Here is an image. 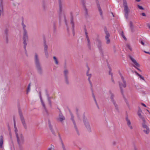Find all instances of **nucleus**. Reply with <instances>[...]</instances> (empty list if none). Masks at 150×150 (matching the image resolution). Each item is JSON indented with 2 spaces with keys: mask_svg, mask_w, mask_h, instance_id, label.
<instances>
[{
  "mask_svg": "<svg viewBox=\"0 0 150 150\" xmlns=\"http://www.w3.org/2000/svg\"><path fill=\"white\" fill-rule=\"evenodd\" d=\"M96 2L97 4V6L98 8L99 11L100 12V14L101 16H102V11L101 10V7L100 6V5L99 3V1L98 0H96Z\"/></svg>",
  "mask_w": 150,
  "mask_h": 150,
  "instance_id": "obj_22",
  "label": "nucleus"
},
{
  "mask_svg": "<svg viewBox=\"0 0 150 150\" xmlns=\"http://www.w3.org/2000/svg\"><path fill=\"white\" fill-rule=\"evenodd\" d=\"M63 1V0H59V16L60 19L61 18L62 16V3Z\"/></svg>",
  "mask_w": 150,
  "mask_h": 150,
  "instance_id": "obj_17",
  "label": "nucleus"
},
{
  "mask_svg": "<svg viewBox=\"0 0 150 150\" xmlns=\"http://www.w3.org/2000/svg\"><path fill=\"white\" fill-rule=\"evenodd\" d=\"M70 15L71 17L70 23L72 25L73 34V35L74 36L75 35V32L74 31V23L73 20V14L71 12H70Z\"/></svg>",
  "mask_w": 150,
  "mask_h": 150,
  "instance_id": "obj_15",
  "label": "nucleus"
},
{
  "mask_svg": "<svg viewBox=\"0 0 150 150\" xmlns=\"http://www.w3.org/2000/svg\"><path fill=\"white\" fill-rule=\"evenodd\" d=\"M65 119L62 113L59 114L58 120L61 122H62Z\"/></svg>",
  "mask_w": 150,
  "mask_h": 150,
  "instance_id": "obj_25",
  "label": "nucleus"
},
{
  "mask_svg": "<svg viewBox=\"0 0 150 150\" xmlns=\"http://www.w3.org/2000/svg\"><path fill=\"white\" fill-rule=\"evenodd\" d=\"M141 105L145 107H146V105L144 103H142Z\"/></svg>",
  "mask_w": 150,
  "mask_h": 150,
  "instance_id": "obj_52",
  "label": "nucleus"
},
{
  "mask_svg": "<svg viewBox=\"0 0 150 150\" xmlns=\"http://www.w3.org/2000/svg\"><path fill=\"white\" fill-rule=\"evenodd\" d=\"M136 74L139 76L140 75L137 72H135Z\"/></svg>",
  "mask_w": 150,
  "mask_h": 150,
  "instance_id": "obj_56",
  "label": "nucleus"
},
{
  "mask_svg": "<svg viewBox=\"0 0 150 150\" xmlns=\"http://www.w3.org/2000/svg\"><path fill=\"white\" fill-rule=\"evenodd\" d=\"M121 35L122 36V37H123V38L125 40H127V38H126V37L124 35V33H123V31H122V33H121Z\"/></svg>",
  "mask_w": 150,
  "mask_h": 150,
  "instance_id": "obj_38",
  "label": "nucleus"
},
{
  "mask_svg": "<svg viewBox=\"0 0 150 150\" xmlns=\"http://www.w3.org/2000/svg\"><path fill=\"white\" fill-rule=\"evenodd\" d=\"M48 124L49 128L52 132V133L54 135H55V133L54 131V129L53 128L51 124V122L50 120H48Z\"/></svg>",
  "mask_w": 150,
  "mask_h": 150,
  "instance_id": "obj_21",
  "label": "nucleus"
},
{
  "mask_svg": "<svg viewBox=\"0 0 150 150\" xmlns=\"http://www.w3.org/2000/svg\"><path fill=\"white\" fill-rule=\"evenodd\" d=\"M61 142H62V149H63V150H66V148L65 147V146L64 145L63 143L62 139H61Z\"/></svg>",
  "mask_w": 150,
  "mask_h": 150,
  "instance_id": "obj_36",
  "label": "nucleus"
},
{
  "mask_svg": "<svg viewBox=\"0 0 150 150\" xmlns=\"http://www.w3.org/2000/svg\"><path fill=\"white\" fill-rule=\"evenodd\" d=\"M21 25L23 27V44H24V48L25 50V54L27 56H28L27 51L26 49V46L27 45L26 42L28 40V35L26 29V25L23 23V18H22Z\"/></svg>",
  "mask_w": 150,
  "mask_h": 150,
  "instance_id": "obj_1",
  "label": "nucleus"
},
{
  "mask_svg": "<svg viewBox=\"0 0 150 150\" xmlns=\"http://www.w3.org/2000/svg\"><path fill=\"white\" fill-rule=\"evenodd\" d=\"M141 15L144 16H146V14L144 13H142L141 14Z\"/></svg>",
  "mask_w": 150,
  "mask_h": 150,
  "instance_id": "obj_48",
  "label": "nucleus"
},
{
  "mask_svg": "<svg viewBox=\"0 0 150 150\" xmlns=\"http://www.w3.org/2000/svg\"><path fill=\"white\" fill-rule=\"evenodd\" d=\"M15 129V134H16V135H18L19 134V132H18V130L17 129V127L16 128H14Z\"/></svg>",
  "mask_w": 150,
  "mask_h": 150,
  "instance_id": "obj_35",
  "label": "nucleus"
},
{
  "mask_svg": "<svg viewBox=\"0 0 150 150\" xmlns=\"http://www.w3.org/2000/svg\"><path fill=\"white\" fill-rule=\"evenodd\" d=\"M54 60L55 61L56 64H58V62L57 58H56L55 59H54Z\"/></svg>",
  "mask_w": 150,
  "mask_h": 150,
  "instance_id": "obj_44",
  "label": "nucleus"
},
{
  "mask_svg": "<svg viewBox=\"0 0 150 150\" xmlns=\"http://www.w3.org/2000/svg\"><path fill=\"white\" fill-rule=\"evenodd\" d=\"M130 27L133 26L132 23V21H130Z\"/></svg>",
  "mask_w": 150,
  "mask_h": 150,
  "instance_id": "obj_49",
  "label": "nucleus"
},
{
  "mask_svg": "<svg viewBox=\"0 0 150 150\" xmlns=\"http://www.w3.org/2000/svg\"><path fill=\"white\" fill-rule=\"evenodd\" d=\"M68 71L67 69L65 70L64 71V76L65 82L67 84H69V82L68 80Z\"/></svg>",
  "mask_w": 150,
  "mask_h": 150,
  "instance_id": "obj_19",
  "label": "nucleus"
},
{
  "mask_svg": "<svg viewBox=\"0 0 150 150\" xmlns=\"http://www.w3.org/2000/svg\"><path fill=\"white\" fill-rule=\"evenodd\" d=\"M56 58H56V57L55 56H54V57H53V59H54H54H56Z\"/></svg>",
  "mask_w": 150,
  "mask_h": 150,
  "instance_id": "obj_58",
  "label": "nucleus"
},
{
  "mask_svg": "<svg viewBox=\"0 0 150 150\" xmlns=\"http://www.w3.org/2000/svg\"><path fill=\"white\" fill-rule=\"evenodd\" d=\"M112 15L113 16H114L113 14H112Z\"/></svg>",
  "mask_w": 150,
  "mask_h": 150,
  "instance_id": "obj_63",
  "label": "nucleus"
},
{
  "mask_svg": "<svg viewBox=\"0 0 150 150\" xmlns=\"http://www.w3.org/2000/svg\"><path fill=\"white\" fill-rule=\"evenodd\" d=\"M83 120L84 125L87 131L89 132H91L92 131L89 123L87 119L84 115H83Z\"/></svg>",
  "mask_w": 150,
  "mask_h": 150,
  "instance_id": "obj_5",
  "label": "nucleus"
},
{
  "mask_svg": "<svg viewBox=\"0 0 150 150\" xmlns=\"http://www.w3.org/2000/svg\"><path fill=\"white\" fill-rule=\"evenodd\" d=\"M144 52H145V53H147V54H150V52H146V51H144Z\"/></svg>",
  "mask_w": 150,
  "mask_h": 150,
  "instance_id": "obj_55",
  "label": "nucleus"
},
{
  "mask_svg": "<svg viewBox=\"0 0 150 150\" xmlns=\"http://www.w3.org/2000/svg\"><path fill=\"white\" fill-rule=\"evenodd\" d=\"M123 6L124 10V15L127 19H128L129 14L130 12V9L128 8L126 0H123Z\"/></svg>",
  "mask_w": 150,
  "mask_h": 150,
  "instance_id": "obj_4",
  "label": "nucleus"
},
{
  "mask_svg": "<svg viewBox=\"0 0 150 150\" xmlns=\"http://www.w3.org/2000/svg\"><path fill=\"white\" fill-rule=\"evenodd\" d=\"M137 7L139 9H141V10H144V8L143 7H142V6H140L139 5H137Z\"/></svg>",
  "mask_w": 150,
  "mask_h": 150,
  "instance_id": "obj_41",
  "label": "nucleus"
},
{
  "mask_svg": "<svg viewBox=\"0 0 150 150\" xmlns=\"http://www.w3.org/2000/svg\"><path fill=\"white\" fill-rule=\"evenodd\" d=\"M109 74L111 75L112 77V74L111 72V69L110 67H109Z\"/></svg>",
  "mask_w": 150,
  "mask_h": 150,
  "instance_id": "obj_40",
  "label": "nucleus"
},
{
  "mask_svg": "<svg viewBox=\"0 0 150 150\" xmlns=\"http://www.w3.org/2000/svg\"><path fill=\"white\" fill-rule=\"evenodd\" d=\"M143 123H142V127L144 129L143 131L146 134H148L150 130L149 127L145 124V120L144 119L142 120Z\"/></svg>",
  "mask_w": 150,
  "mask_h": 150,
  "instance_id": "obj_12",
  "label": "nucleus"
},
{
  "mask_svg": "<svg viewBox=\"0 0 150 150\" xmlns=\"http://www.w3.org/2000/svg\"><path fill=\"white\" fill-rule=\"evenodd\" d=\"M92 96H93V98L94 100V101H95V102L96 104V105L97 106V107H98V108H99V107H98V105L97 103V102L96 100V98H95V96L94 95V93H92Z\"/></svg>",
  "mask_w": 150,
  "mask_h": 150,
  "instance_id": "obj_33",
  "label": "nucleus"
},
{
  "mask_svg": "<svg viewBox=\"0 0 150 150\" xmlns=\"http://www.w3.org/2000/svg\"><path fill=\"white\" fill-rule=\"evenodd\" d=\"M111 80H112V81L114 83H115V82L114 81V79H113V77H112V78H111Z\"/></svg>",
  "mask_w": 150,
  "mask_h": 150,
  "instance_id": "obj_53",
  "label": "nucleus"
},
{
  "mask_svg": "<svg viewBox=\"0 0 150 150\" xmlns=\"http://www.w3.org/2000/svg\"><path fill=\"white\" fill-rule=\"evenodd\" d=\"M96 42L100 54L102 56H103V49L102 48V42L101 41L100 39L97 38L96 40Z\"/></svg>",
  "mask_w": 150,
  "mask_h": 150,
  "instance_id": "obj_8",
  "label": "nucleus"
},
{
  "mask_svg": "<svg viewBox=\"0 0 150 150\" xmlns=\"http://www.w3.org/2000/svg\"><path fill=\"white\" fill-rule=\"evenodd\" d=\"M142 111L140 109H139L138 112V115L139 116V117L142 120L144 119V117L141 114V113Z\"/></svg>",
  "mask_w": 150,
  "mask_h": 150,
  "instance_id": "obj_28",
  "label": "nucleus"
},
{
  "mask_svg": "<svg viewBox=\"0 0 150 150\" xmlns=\"http://www.w3.org/2000/svg\"><path fill=\"white\" fill-rule=\"evenodd\" d=\"M4 142V138L3 136L1 135L0 137V148H2L3 147V144Z\"/></svg>",
  "mask_w": 150,
  "mask_h": 150,
  "instance_id": "obj_27",
  "label": "nucleus"
},
{
  "mask_svg": "<svg viewBox=\"0 0 150 150\" xmlns=\"http://www.w3.org/2000/svg\"><path fill=\"white\" fill-rule=\"evenodd\" d=\"M35 64L38 71L41 74L42 73V70L40 64L39 62L38 55L36 53H35Z\"/></svg>",
  "mask_w": 150,
  "mask_h": 150,
  "instance_id": "obj_3",
  "label": "nucleus"
},
{
  "mask_svg": "<svg viewBox=\"0 0 150 150\" xmlns=\"http://www.w3.org/2000/svg\"><path fill=\"white\" fill-rule=\"evenodd\" d=\"M40 101H41V103H42V104L45 111L47 113V114H48V111H47V110L46 108V107H45V105L44 103L42 100V97H41V94L40 93Z\"/></svg>",
  "mask_w": 150,
  "mask_h": 150,
  "instance_id": "obj_23",
  "label": "nucleus"
},
{
  "mask_svg": "<svg viewBox=\"0 0 150 150\" xmlns=\"http://www.w3.org/2000/svg\"><path fill=\"white\" fill-rule=\"evenodd\" d=\"M140 42L142 44V45L144 46V43L142 41H141Z\"/></svg>",
  "mask_w": 150,
  "mask_h": 150,
  "instance_id": "obj_50",
  "label": "nucleus"
},
{
  "mask_svg": "<svg viewBox=\"0 0 150 150\" xmlns=\"http://www.w3.org/2000/svg\"><path fill=\"white\" fill-rule=\"evenodd\" d=\"M126 120L127 122V125L131 129H133V127L131 125V123L130 120L128 118V116L127 115L126 116Z\"/></svg>",
  "mask_w": 150,
  "mask_h": 150,
  "instance_id": "obj_20",
  "label": "nucleus"
},
{
  "mask_svg": "<svg viewBox=\"0 0 150 150\" xmlns=\"http://www.w3.org/2000/svg\"><path fill=\"white\" fill-rule=\"evenodd\" d=\"M62 15L64 18V22L65 23V24L66 26V27H67V32H69V27L68 26V25L67 22V19H66V16H65V15H64V14H63Z\"/></svg>",
  "mask_w": 150,
  "mask_h": 150,
  "instance_id": "obj_26",
  "label": "nucleus"
},
{
  "mask_svg": "<svg viewBox=\"0 0 150 150\" xmlns=\"http://www.w3.org/2000/svg\"><path fill=\"white\" fill-rule=\"evenodd\" d=\"M147 110L149 112V111L148 110Z\"/></svg>",
  "mask_w": 150,
  "mask_h": 150,
  "instance_id": "obj_64",
  "label": "nucleus"
},
{
  "mask_svg": "<svg viewBox=\"0 0 150 150\" xmlns=\"http://www.w3.org/2000/svg\"><path fill=\"white\" fill-rule=\"evenodd\" d=\"M96 42L100 54L102 56H103V49L102 48V42L101 41L100 39L97 38L96 40Z\"/></svg>",
  "mask_w": 150,
  "mask_h": 150,
  "instance_id": "obj_9",
  "label": "nucleus"
},
{
  "mask_svg": "<svg viewBox=\"0 0 150 150\" xmlns=\"http://www.w3.org/2000/svg\"><path fill=\"white\" fill-rule=\"evenodd\" d=\"M46 57L47 58L48 57V53L47 51H45Z\"/></svg>",
  "mask_w": 150,
  "mask_h": 150,
  "instance_id": "obj_42",
  "label": "nucleus"
},
{
  "mask_svg": "<svg viewBox=\"0 0 150 150\" xmlns=\"http://www.w3.org/2000/svg\"><path fill=\"white\" fill-rule=\"evenodd\" d=\"M120 74L121 76V79L122 80V82L123 83H122L120 82L119 83V85L120 88V89L121 93L123 97V98H124L125 102L127 104V105H128L129 103H128V102L124 96V94L123 90L122 89V87L125 88L126 86V81L125 80L124 78L123 77V76H122L121 74L120 73Z\"/></svg>",
  "mask_w": 150,
  "mask_h": 150,
  "instance_id": "obj_2",
  "label": "nucleus"
},
{
  "mask_svg": "<svg viewBox=\"0 0 150 150\" xmlns=\"http://www.w3.org/2000/svg\"><path fill=\"white\" fill-rule=\"evenodd\" d=\"M4 12V8L3 0H0V17L3 15Z\"/></svg>",
  "mask_w": 150,
  "mask_h": 150,
  "instance_id": "obj_18",
  "label": "nucleus"
},
{
  "mask_svg": "<svg viewBox=\"0 0 150 150\" xmlns=\"http://www.w3.org/2000/svg\"><path fill=\"white\" fill-rule=\"evenodd\" d=\"M134 150H138L137 148L135 146H134Z\"/></svg>",
  "mask_w": 150,
  "mask_h": 150,
  "instance_id": "obj_57",
  "label": "nucleus"
},
{
  "mask_svg": "<svg viewBox=\"0 0 150 150\" xmlns=\"http://www.w3.org/2000/svg\"><path fill=\"white\" fill-rule=\"evenodd\" d=\"M147 25L149 27V28L150 29V24L148 23L147 24Z\"/></svg>",
  "mask_w": 150,
  "mask_h": 150,
  "instance_id": "obj_54",
  "label": "nucleus"
},
{
  "mask_svg": "<svg viewBox=\"0 0 150 150\" xmlns=\"http://www.w3.org/2000/svg\"><path fill=\"white\" fill-rule=\"evenodd\" d=\"M112 144L113 145H115L116 144V142L115 141H113L112 142Z\"/></svg>",
  "mask_w": 150,
  "mask_h": 150,
  "instance_id": "obj_47",
  "label": "nucleus"
},
{
  "mask_svg": "<svg viewBox=\"0 0 150 150\" xmlns=\"http://www.w3.org/2000/svg\"><path fill=\"white\" fill-rule=\"evenodd\" d=\"M8 30L7 29H6L4 31V33L6 35V42L7 43L8 42V39L7 36Z\"/></svg>",
  "mask_w": 150,
  "mask_h": 150,
  "instance_id": "obj_30",
  "label": "nucleus"
},
{
  "mask_svg": "<svg viewBox=\"0 0 150 150\" xmlns=\"http://www.w3.org/2000/svg\"><path fill=\"white\" fill-rule=\"evenodd\" d=\"M130 29H131V31L132 32H134V27H133V26H132V27H130Z\"/></svg>",
  "mask_w": 150,
  "mask_h": 150,
  "instance_id": "obj_43",
  "label": "nucleus"
},
{
  "mask_svg": "<svg viewBox=\"0 0 150 150\" xmlns=\"http://www.w3.org/2000/svg\"><path fill=\"white\" fill-rule=\"evenodd\" d=\"M126 46L131 51L132 50V49L129 44H127L126 45Z\"/></svg>",
  "mask_w": 150,
  "mask_h": 150,
  "instance_id": "obj_37",
  "label": "nucleus"
},
{
  "mask_svg": "<svg viewBox=\"0 0 150 150\" xmlns=\"http://www.w3.org/2000/svg\"><path fill=\"white\" fill-rule=\"evenodd\" d=\"M139 77L142 79L144 81H145V79L143 77L142 75H140L139 76Z\"/></svg>",
  "mask_w": 150,
  "mask_h": 150,
  "instance_id": "obj_45",
  "label": "nucleus"
},
{
  "mask_svg": "<svg viewBox=\"0 0 150 150\" xmlns=\"http://www.w3.org/2000/svg\"><path fill=\"white\" fill-rule=\"evenodd\" d=\"M18 112L20 117L21 120L23 125L25 129H27V126L26 124L24 117L22 113L21 110L20 109L18 110Z\"/></svg>",
  "mask_w": 150,
  "mask_h": 150,
  "instance_id": "obj_10",
  "label": "nucleus"
},
{
  "mask_svg": "<svg viewBox=\"0 0 150 150\" xmlns=\"http://www.w3.org/2000/svg\"><path fill=\"white\" fill-rule=\"evenodd\" d=\"M109 93L110 94V99H111V101L114 105L117 112H119L118 106L117 104L116 101L114 99V98L115 97L114 95L111 92V91H110Z\"/></svg>",
  "mask_w": 150,
  "mask_h": 150,
  "instance_id": "obj_7",
  "label": "nucleus"
},
{
  "mask_svg": "<svg viewBox=\"0 0 150 150\" xmlns=\"http://www.w3.org/2000/svg\"><path fill=\"white\" fill-rule=\"evenodd\" d=\"M104 31L106 35L105 36V40H106V43L107 44H109L110 42V40L109 38L110 37V35L107 30V28L105 27L104 28Z\"/></svg>",
  "mask_w": 150,
  "mask_h": 150,
  "instance_id": "obj_14",
  "label": "nucleus"
},
{
  "mask_svg": "<svg viewBox=\"0 0 150 150\" xmlns=\"http://www.w3.org/2000/svg\"><path fill=\"white\" fill-rule=\"evenodd\" d=\"M135 1L137 2H139L140 1V0H135Z\"/></svg>",
  "mask_w": 150,
  "mask_h": 150,
  "instance_id": "obj_59",
  "label": "nucleus"
},
{
  "mask_svg": "<svg viewBox=\"0 0 150 150\" xmlns=\"http://www.w3.org/2000/svg\"><path fill=\"white\" fill-rule=\"evenodd\" d=\"M79 149L80 150H82L81 149V148H79Z\"/></svg>",
  "mask_w": 150,
  "mask_h": 150,
  "instance_id": "obj_60",
  "label": "nucleus"
},
{
  "mask_svg": "<svg viewBox=\"0 0 150 150\" xmlns=\"http://www.w3.org/2000/svg\"><path fill=\"white\" fill-rule=\"evenodd\" d=\"M16 137L18 145L19 146H21L24 143V137L22 134L21 132H19V134L16 136Z\"/></svg>",
  "mask_w": 150,
  "mask_h": 150,
  "instance_id": "obj_6",
  "label": "nucleus"
},
{
  "mask_svg": "<svg viewBox=\"0 0 150 150\" xmlns=\"http://www.w3.org/2000/svg\"><path fill=\"white\" fill-rule=\"evenodd\" d=\"M46 95L47 97V100H48V102H49V103L50 106H51L52 105V104H51V101L50 100L51 98L49 96V94H48V93H47V92H46Z\"/></svg>",
  "mask_w": 150,
  "mask_h": 150,
  "instance_id": "obj_29",
  "label": "nucleus"
},
{
  "mask_svg": "<svg viewBox=\"0 0 150 150\" xmlns=\"http://www.w3.org/2000/svg\"><path fill=\"white\" fill-rule=\"evenodd\" d=\"M78 117L79 118V115H78Z\"/></svg>",
  "mask_w": 150,
  "mask_h": 150,
  "instance_id": "obj_61",
  "label": "nucleus"
},
{
  "mask_svg": "<svg viewBox=\"0 0 150 150\" xmlns=\"http://www.w3.org/2000/svg\"><path fill=\"white\" fill-rule=\"evenodd\" d=\"M85 33L86 35V38L87 39L88 42L87 45L88 48L91 50V42L89 38L88 35V33L87 32L86 28H84Z\"/></svg>",
  "mask_w": 150,
  "mask_h": 150,
  "instance_id": "obj_16",
  "label": "nucleus"
},
{
  "mask_svg": "<svg viewBox=\"0 0 150 150\" xmlns=\"http://www.w3.org/2000/svg\"><path fill=\"white\" fill-rule=\"evenodd\" d=\"M87 67L88 68V71L86 72V75L88 76V80L89 81V82L91 85V86L92 87V84L91 83V81H90V78L91 76V74H88V72L89 71L90 69L88 66H87Z\"/></svg>",
  "mask_w": 150,
  "mask_h": 150,
  "instance_id": "obj_24",
  "label": "nucleus"
},
{
  "mask_svg": "<svg viewBox=\"0 0 150 150\" xmlns=\"http://www.w3.org/2000/svg\"><path fill=\"white\" fill-rule=\"evenodd\" d=\"M14 128H16L17 127H16V123H15V121L14 120Z\"/></svg>",
  "mask_w": 150,
  "mask_h": 150,
  "instance_id": "obj_51",
  "label": "nucleus"
},
{
  "mask_svg": "<svg viewBox=\"0 0 150 150\" xmlns=\"http://www.w3.org/2000/svg\"><path fill=\"white\" fill-rule=\"evenodd\" d=\"M71 120L73 124V125H74V128L76 130V132L77 134L78 135H79L80 134L79 132V129H78V128L77 127L76 124L75 122V121L74 120V117L73 115V114L71 113Z\"/></svg>",
  "mask_w": 150,
  "mask_h": 150,
  "instance_id": "obj_13",
  "label": "nucleus"
},
{
  "mask_svg": "<svg viewBox=\"0 0 150 150\" xmlns=\"http://www.w3.org/2000/svg\"><path fill=\"white\" fill-rule=\"evenodd\" d=\"M129 57L130 60L132 61L133 63L134 64V65H133V67H134L135 68H136L138 71H139L140 72H141V70L139 68L137 67H140L139 64L137 62V61L135 59L131 57V56L129 55Z\"/></svg>",
  "mask_w": 150,
  "mask_h": 150,
  "instance_id": "obj_11",
  "label": "nucleus"
},
{
  "mask_svg": "<svg viewBox=\"0 0 150 150\" xmlns=\"http://www.w3.org/2000/svg\"><path fill=\"white\" fill-rule=\"evenodd\" d=\"M83 5L84 9V11H85V15L86 16H87V15H88L87 10L86 9V6H85L84 5V3H83Z\"/></svg>",
  "mask_w": 150,
  "mask_h": 150,
  "instance_id": "obj_32",
  "label": "nucleus"
},
{
  "mask_svg": "<svg viewBox=\"0 0 150 150\" xmlns=\"http://www.w3.org/2000/svg\"><path fill=\"white\" fill-rule=\"evenodd\" d=\"M30 85H31V83H30L28 84V87L27 90V94H28V93L30 91Z\"/></svg>",
  "mask_w": 150,
  "mask_h": 150,
  "instance_id": "obj_34",
  "label": "nucleus"
},
{
  "mask_svg": "<svg viewBox=\"0 0 150 150\" xmlns=\"http://www.w3.org/2000/svg\"><path fill=\"white\" fill-rule=\"evenodd\" d=\"M54 31L55 32L56 30L55 23H54L53 25Z\"/></svg>",
  "mask_w": 150,
  "mask_h": 150,
  "instance_id": "obj_46",
  "label": "nucleus"
},
{
  "mask_svg": "<svg viewBox=\"0 0 150 150\" xmlns=\"http://www.w3.org/2000/svg\"><path fill=\"white\" fill-rule=\"evenodd\" d=\"M48 150H54V146L53 145H51V147L48 149Z\"/></svg>",
  "mask_w": 150,
  "mask_h": 150,
  "instance_id": "obj_39",
  "label": "nucleus"
},
{
  "mask_svg": "<svg viewBox=\"0 0 150 150\" xmlns=\"http://www.w3.org/2000/svg\"><path fill=\"white\" fill-rule=\"evenodd\" d=\"M44 51H47V46L46 44V42L45 41H44Z\"/></svg>",
  "mask_w": 150,
  "mask_h": 150,
  "instance_id": "obj_31",
  "label": "nucleus"
},
{
  "mask_svg": "<svg viewBox=\"0 0 150 150\" xmlns=\"http://www.w3.org/2000/svg\"><path fill=\"white\" fill-rule=\"evenodd\" d=\"M11 1H13L14 0H11Z\"/></svg>",
  "mask_w": 150,
  "mask_h": 150,
  "instance_id": "obj_62",
  "label": "nucleus"
}]
</instances>
